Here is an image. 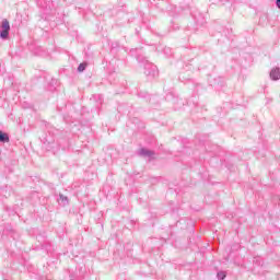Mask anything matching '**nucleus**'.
<instances>
[{
	"instance_id": "obj_5",
	"label": "nucleus",
	"mask_w": 280,
	"mask_h": 280,
	"mask_svg": "<svg viewBox=\"0 0 280 280\" xmlns=\"http://www.w3.org/2000/svg\"><path fill=\"white\" fill-rule=\"evenodd\" d=\"M217 277L219 280H224L226 279V273L224 271H220L217 273Z\"/></svg>"
},
{
	"instance_id": "obj_6",
	"label": "nucleus",
	"mask_w": 280,
	"mask_h": 280,
	"mask_svg": "<svg viewBox=\"0 0 280 280\" xmlns=\"http://www.w3.org/2000/svg\"><path fill=\"white\" fill-rule=\"evenodd\" d=\"M84 69H86V63H80L78 67L79 73H82V71H84Z\"/></svg>"
},
{
	"instance_id": "obj_1",
	"label": "nucleus",
	"mask_w": 280,
	"mask_h": 280,
	"mask_svg": "<svg viewBox=\"0 0 280 280\" xmlns=\"http://www.w3.org/2000/svg\"><path fill=\"white\" fill-rule=\"evenodd\" d=\"M1 28L0 38H2V40H7L8 36H10V22L4 19L2 21Z\"/></svg>"
},
{
	"instance_id": "obj_4",
	"label": "nucleus",
	"mask_w": 280,
	"mask_h": 280,
	"mask_svg": "<svg viewBox=\"0 0 280 280\" xmlns=\"http://www.w3.org/2000/svg\"><path fill=\"white\" fill-rule=\"evenodd\" d=\"M140 156H153L154 152L148 150V149H141L139 151Z\"/></svg>"
},
{
	"instance_id": "obj_7",
	"label": "nucleus",
	"mask_w": 280,
	"mask_h": 280,
	"mask_svg": "<svg viewBox=\"0 0 280 280\" xmlns=\"http://www.w3.org/2000/svg\"><path fill=\"white\" fill-rule=\"evenodd\" d=\"M276 5H277L278 10H280V0H276Z\"/></svg>"
},
{
	"instance_id": "obj_2",
	"label": "nucleus",
	"mask_w": 280,
	"mask_h": 280,
	"mask_svg": "<svg viewBox=\"0 0 280 280\" xmlns=\"http://www.w3.org/2000/svg\"><path fill=\"white\" fill-rule=\"evenodd\" d=\"M269 75L275 81L280 80V68H272Z\"/></svg>"
},
{
	"instance_id": "obj_8",
	"label": "nucleus",
	"mask_w": 280,
	"mask_h": 280,
	"mask_svg": "<svg viewBox=\"0 0 280 280\" xmlns=\"http://www.w3.org/2000/svg\"><path fill=\"white\" fill-rule=\"evenodd\" d=\"M60 200L65 201V200H67V197L60 195Z\"/></svg>"
},
{
	"instance_id": "obj_3",
	"label": "nucleus",
	"mask_w": 280,
	"mask_h": 280,
	"mask_svg": "<svg viewBox=\"0 0 280 280\" xmlns=\"http://www.w3.org/2000/svg\"><path fill=\"white\" fill-rule=\"evenodd\" d=\"M0 143H10V137L8 133L0 130Z\"/></svg>"
}]
</instances>
